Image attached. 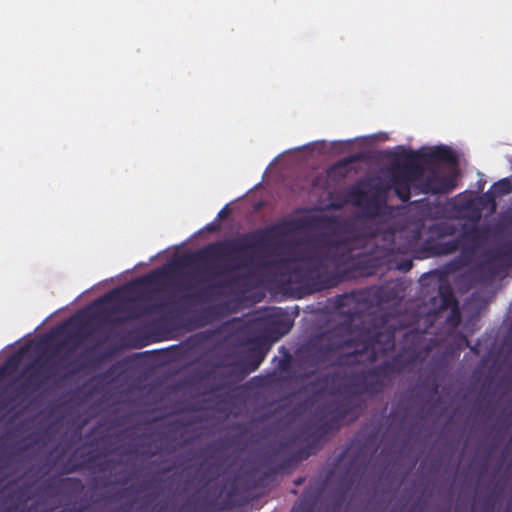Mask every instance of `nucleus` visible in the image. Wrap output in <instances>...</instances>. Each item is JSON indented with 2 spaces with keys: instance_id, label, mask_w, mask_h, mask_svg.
I'll use <instances>...</instances> for the list:
<instances>
[{
  "instance_id": "17",
  "label": "nucleus",
  "mask_w": 512,
  "mask_h": 512,
  "mask_svg": "<svg viewBox=\"0 0 512 512\" xmlns=\"http://www.w3.org/2000/svg\"><path fill=\"white\" fill-rule=\"evenodd\" d=\"M418 153V161L423 166L430 165L433 163H444L456 167L458 164V159L456 154L450 147L447 146H437L429 152Z\"/></svg>"
},
{
  "instance_id": "23",
  "label": "nucleus",
  "mask_w": 512,
  "mask_h": 512,
  "mask_svg": "<svg viewBox=\"0 0 512 512\" xmlns=\"http://www.w3.org/2000/svg\"><path fill=\"white\" fill-rule=\"evenodd\" d=\"M291 327L292 324L288 319H272L268 324L267 332L274 340H278L286 335Z\"/></svg>"
},
{
  "instance_id": "25",
  "label": "nucleus",
  "mask_w": 512,
  "mask_h": 512,
  "mask_svg": "<svg viewBox=\"0 0 512 512\" xmlns=\"http://www.w3.org/2000/svg\"><path fill=\"white\" fill-rule=\"evenodd\" d=\"M512 191V184L509 179L503 178L491 186L490 192L492 197H502L508 195Z\"/></svg>"
},
{
  "instance_id": "12",
  "label": "nucleus",
  "mask_w": 512,
  "mask_h": 512,
  "mask_svg": "<svg viewBox=\"0 0 512 512\" xmlns=\"http://www.w3.org/2000/svg\"><path fill=\"white\" fill-rule=\"evenodd\" d=\"M26 375L22 389L37 391L42 388L48 380L56 375L54 365L50 361L36 360L24 371Z\"/></svg>"
},
{
  "instance_id": "4",
  "label": "nucleus",
  "mask_w": 512,
  "mask_h": 512,
  "mask_svg": "<svg viewBox=\"0 0 512 512\" xmlns=\"http://www.w3.org/2000/svg\"><path fill=\"white\" fill-rule=\"evenodd\" d=\"M342 396L341 399H334L321 407L318 411L321 418L308 427L309 434L306 438V445L284 459L278 465L277 471H285L295 467L310 455L316 454L322 448L326 435L338 431L344 420L361 408V399Z\"/></svg>"
},
{
  "instance_id": "22",
  "label": "nucleus",
  "mask_w": 512,
  "mask_h": 512,
  "mask_svg": "<svg viewBox=\"0 0 512 512\" xmlns=\"http://www.w3.org/2000/svg\"><path fill=\"white\" fill-rule=\"evenodd\" d=\"M82 487L83 486L81 480L78 478H62L59 480L49 481L45 486V490L49 492H55L56 490L60 489H70L78 491L82 489Z\"/></svg>"
},
{
  "instance_id": "24",
  "label": "nucleus",
  "mask_w": 512,
  "mask_h": 512,
  "mask_svg": "<svg viewBox=\"0 0 512 512\" xmlns=\"http://www.w3.org/2000/svg\"><path fill=\"white\" fill-rule=\"evenodd\" d=\"M281 358L274 357L273 362L276 363V369L281 372H290L292 369V355L285 346L279 348Z\"/></svg>"
},
{
  "instance_id": "5",
  "label": "nucleus",
  "mask_w": 512,
  "mask_h": 512,
  "mask_svg": "<svg viewBox=\"0 0 512 512\" xmlns=\"http://www.w3.org/2000/svg\"><path fill=\"white\" fill-rule=\"evenodd\" d=\"M390 182L396 196L402 202L411 198V188L420 182L424 176V167L418 161L417 152L396 153L390 164Z\"/></svg>"
},
{
  "instance_id": "10",
  "label": "nucleus",
  "mask_w": 512,
  "mask_h": 512,
  "mask_svg": "<svg viewBox=\"0 0 512 512\" xmlns=\"http://www.w3.org/2000/svg\"><path fill=\"white\" fill-rule=\"evenodd\" d=\"M456 178V171L441 175L435 167H430L428 175L420 179L417 189L424 194H448L456 187Z\"/></svg>"
},
{
  "instance_id": "26",
  "label": "nucleus",
  "mask_w": 512,
  "mask_h": 512,
  "mask_svg": "<svg viewBox=\"0 0 512 512\" xmlns=\"http://www.w3.org/2000/svg\"><path fill=\"white\" fill-rule=\"evenodd\" d=\"M352 302H354V298L349 295H340L337 297L336 303L337 307L341 310L342 314H346L349 318L353 319L358 315V311L355 309L348 308L345 310L346 306H349Z\"/></svg>"
},
{
  "instance_id": "35",
  "label": "nucleus",
  "mask_w": 512,
  "mask_h": 512,
  "mask_svg": "<svg viewBox=\"0 0 512 512\" xmlns=\"http://www.w3.org/2000/svg\"><path fill=\"white\" fill-rule=\"evenodd\" d=\"M13 400H14V399H13V398H11V399H9V401H4V400H3V401H1V402H0V411H1V410H4V409H5V408H6V407H7V406H8V405L13 401Z\"/></svg>"
},
{
  "instance_id": "6",
  "label": "nucleus",
  "mask_w": 512,
  "mask_h": 512,
  "mask_svg": "<svg viewBox=\"0 0 512 512\" xmlns=\"http://www.w3.org/2000/svg\"><path fill=\"white\" fill-rule=\"evenodd\" d=\"M167 275L166 268H158L127 284L117 287L97 299L93 305L102 306L108 303L122 304L135 300L141 286L149 287L160 283Z\"/></svg>"
},
{
  "instance_id": "29",
  "label": "nucleus",
  "mask_w": 512,
  "mask_h": 512,
  "mask_svg": "<svg viewBox=\"0 0 512 512\" xmlns=\"http://www.w3.org/2000/svg\"><path fill=\"white\" fill-rule=\"evenodd\" d=\"M413 267V262L411 259H403L397 263L396 268L403 272H408Z\"/></svg>"
},
{
  "instance_id": "7",
  "label": "nucleus",
  "mask_w": 512,
  "mask_h": 512,
  "mask_svg": "<svg viewBox=\"0 0 512 512\" xmlns=\"http://www.w3.org/2000/svg\"><path fill=\"white\" fill-rule=\"evenodd\" d=\"M385 190L377 186L372 193L363 190L359 185L352 186L348 193L349 201L359 207L364 217L376 219L392 212V207L387 203Z\"/></svg>"
},
{
  "instance_id": "27",
  "label": "nucleus",
  "mask_w": 512,
  "mask_h": 512,
  "mask_svg": "<svg viewBox=\"0 0 512 512\" xmlns=\"http://www.w3.org/2000/svg\"><path fill=\"white\" fill-rule=\"evenodd\" d=\"M20 362V356L19 355H12L7 359L5 362V365L0 367V381L4 379L6 376V371L8 368H16Z\"/></svg>"
},
{
  "instance_id": "32",
  "label": "nucleus",
  "mask_w": 512,
  "mask_h": 512,
  "mask_svg": "<svg viewBox=\"0 0 512 512\" xmlns=\"http://www.w3.org/2000/svg\"><path fill=\"white\" fill-rule=\"evenodd\" d=\"M8 512H25V505L14 504L8 508Z\"/></svg>"
},
{
  "instance_id": "19",
  "label": "nucleus",
  "mask_w": 512,
  "mask_h": 512,
  "mask_svg": "<svg viewBox=\"0 0 512 512\" xmlns=\"http://www.w3.org/2000/svg\"><path fill=\"white\" fill-rule=\"evenodd\" d=\"M326 481L319 486L310 485L303 493L300 503L292 508L291 512H315L314 508L319 500Z\"/></svg>"
},
{
  "instance_id": "9",
  "label": "nucleus",
  "mask_w": 512,
  "mask_h": 512,
  "mask_svg": "<svg viewBox=\"0 0 512 512\" xmlns=\"http://www.w3.org/2000/svg\"><path fill=\"white\" fill-rule=\"evenodd\" d=\"M246 499L241 494L237 484L232 482L223 498L209 500L199 497L196 501L197 512H215L232 509L244 505Z\"/></svg>"
},
{
  "instance_id": "11",
  "label": "nucleus",
  "mask_w": 512,
  "mask_h": 512,
  "mask_svg": "<svg viewBox=\"0 0 512 512\" xmlns=\"http://www.w3.org/2000/svg\"><path fill=\"white\" fill-rule=\"evenodd\" d=\"M431 304L436 308V313H439L448 308L451 309L446 322L452 327H458L461 323V313L458 306V301L454 297L452 287L449 283L444 282L439 285L437 296L430 299Z\"/></svg>"
},
{
  "instance_id": "30",
  "label": "nucleus",
  "mask_w": 512,
  "mask_h": 512,
  "mask_svg": "<svg viewBox=\"0 0 512 512\" xmlns=\"http://www.w3.org/2000/svg\"><path fill=\"white\" fill-rule=\"evenodd\" d=\"M440 235L451 236L455 233V227L452 225H443L439 228Z\"/></svg>"
},
{
  "instance_id": "21",
  "label": "nucleus",
  "mask_w": 512,
  "mask_h": 512,
  "mask_svg": "<svg viewBox=\"0 0 512 512\" xmlns=\"http://www.w3.org/2000/svg\"><path fill=\"white\" fill-rule=\"evenodd\" d=\"M268 353V348L262 343L253 345L243 357V366L247 373L253 372L259 368Z\"/></svg>"
},
{
  "instance_id": "38",
  "label": "nucleus",
  "mask_w": 512,
  "mask_h": 512,
  "mask_svg": "<svg viewBox=\"0 0 512 512\" xmlns=\"http://www.w3.org/2000/svg\"><path fill=\"white\" fill-rule=\"evenodd\" d=\"M303 482H304V479H303V478H299V479H297V480L295 481V484H296V485H300V484H302Z\"/></svg>"
},
{
  "instance_id": "37",
  "label": "nucleus",
  "mask_w": 512,
  "mask_h": 512,
  "mask_svg": "<svg viewBox=\"0 0 512 512\" xmlns=\"http://www.w3.org/2000/svg\"><path fill=\"white\" fill-rule=\"evenodd\" d=\"M432 388H433V390H434L435 392H437L438 384L436 383V381H433Z\"/></svg>"
},
{
  "instance_id": "20",
  "label": "nucleus",
  "mask_w": 512,
  "mask_h": 512,
  "mask_svg": "<svg viewBox=\"0 0 512 512\" xmlns=\"http://www.w3.org/2000/svg\"><path fill=\"white\" fill-rule=\"evenodd\" d=\"M235 282L232 280H221L214 284L207 285L200 289L198 292L187 295L185 298L193 301L206 302L212 299L213 296L223 295L222 289L231 286Z\"/></svg>"
},
{
  "instance_id": "36",
  "label": "nucleus",
  "mask_w": 512,
  "mask_h": 512,
  "mask_svg": "<svg viewBox=\"0 0 512 512\" xmlns=\"http://www.w3.org/2000/svg\"><path fill=\"white\" fill-rule=\"evenodd\" d=\"M154 311V308L152 306H148L145 308V313H150V312H153Z\"/></svg>"
},
{
  "instance_id": "13",
  "label": "nucleus",
  "mask_w": 512,
  "mask_h": 512,
  "mask_svg": "<svg viewBox=\"0 0 512 512\" xmlns=\"http://www.w3.org/2000/svg\"><path fill=\"white\" fill-rule=\"evenodd\" d=\"M231 313L228 302L212 303L198 309L194 315L195 327L201 328L228 317Z\"/></svg>"
},
{
  "instance_id": "15",
  "label": "nucleus",
  "mask_w": 512,
  "mask_h": 512,
  "mask_svg": "<svg viewBox=\"0 0 512 512\" xmlns=\"http://www.w3.org/2000/svg\"><path fill=\"white\" fill-rule=\"evenodd\" d=\"M84 312H78L66 321L54 327L47 335V339H52L56 336L65 335V339L58 345V349L66 346L71 340L77 338V335L72 329L81 330L83 327Z\"/></svg>"
},
{
  "instance_id": "28",
  "label": "nucleus",
  "mask_w": 512,
  "mask_h": 512,
  "mask_svg": "<svg viewBox=\"0 0 512 512\" xmlns=\"http://www.w3.org/2000/svg\"><path fill=\"white\" fill-rule=\"evenodd\" d=\"M339 222L336 216H323L319 219V223L325 227L335 226Z\"/></svg>"
},
{
  "instance_id": "18",
  "label": "nucleus",
  "mask_w": 512,
  "mask_h": 512,
  "mask_svg": "<svg viewBox=\"0 0 512 512\" xmlns=\"http://www.w3.org/2000/svg\"><path fill=\"white\" fill-rule=\"evenodd\" d=\"M365 460L359 459V457H356L353 459V461L348 466L347 470L345 471L344 475L341 477L339 482V499L337 501V504H342V502L345 500L347 492L352 488L358 477L360 476V473L365 468Z\"/></svg>"
},
{
  "instance_id": "33",
  "label": "nucleus",
  "mask_w": 512,
  "mask_h": 512,
  "mask_svg": "<svg viewBox=\"0 0 512 512\" xmlns=\"http://www.w3.org/2000/svg\"><path fill=\"white\" fill-rule=\"evenodd\" d=\"M205 229L209 232H215L220 229V224L217 222H211L206 225Z\"/></svg>"
},
{
  "instance_id": "14",
  "label": "nucleus",
  "mask_w": 512,
  "mask_h": 512,
  "mask_svg": "<svg viewBox=\"0 0 512 512\" xmlns=\"http://www.w3.org/2000/svg\"><path fill=\"white\" fill-rule=\"evenodd\" d=\"M492 275L499 274L500 271L512 267V240L502 245L500 248L490 251L485 260Z\"/></svg>"
},
{
  "instance_id": "31",
  "label": "nucleus",
  "mask_w": 512,
  "mask_h": 512,
  "mask_svg": "<svg viewBox=\"0 0 512 512\" xmlns=\"http://www.w3.org/2000/svg\"><path fill=\"white\" fill-rule=\"evenodd\" d=\"M359 159H360L359 155H351V156L344 158L342 161H340V164H342V165L351 164V163L358 161Z\"/></svg>"
},
{
  "instance_id": "16",
  "label": "nucleus",
  "mask_w": 512,
  "mask_h": 512,
  "mask_svg": "<svg viewBox=\"0 0 512 512\" xmlns=\"http://www.w3.org/2000/svg\"><path fill=\"white\" fill-rule=\"evenodd\" d=\"M461 250L460 240L455 239L438 242L431 239L425 240L422 244L419 258H430L435 256L449 255L457 250Z\"/></svg>"
},
{
  "instance_id": "3",
  "label": "nucleus",
  "mask_w": 512,
  "mask_h": 512,
  "mask_svg": "<svg viewBox=\"0 0 512 512\" xmlns=\"http://www.w3.org/2000/svg\"><path fill=\"white\" fill-rule=\"evenodd\" d=\"M416 359L417 355L414 352L399 353L371 369L359 370L349 367L344 370L343 376L331 393L346 395L353 399H360L364 395L374 397L384 390L386 378L401 373L413 365Z\"/></svg>"
},
{
  "instance_id": "2",
  "label": "nucleus",
  "mask_w": 512,
  "mask_h": 512,
  "mask_svg": "<svg viewBox=\"0 0 512 512\" xmlns=\"http://www.w3.org/2000/svg\"><path fill=\"white\" fill-rule=\"evenodd\" d=\"M395 339L393 333L383 334L374 331L372 335H361L360 343H357L352 352L343 354L345 347H350L349 340L334 341L327 338L326 343L314 346L307 359L312 366L330 367L334 365L349 366L365 365L375 362L380 355L394 348Z\"/></svg>"
},
{
  "instance_id": "8",
  "label": "nucleus",
  "mask_w": 512,
  "mask_h": 512,
  "mask_svg": "<svg viewBox=\"0 0 512 512\" xmlns=\"http://www.w3.org/2000/svg\"><path fill=\"white\" fill-rule=\"evenodd\" d=\"M482 237L483 232L476 225L465 226L463 228L462 232L457 236L458 240H460L461 251L459 255L448 264L451 271L460 270L471 264L477 252V244Z\"/></svg>"
},
{
  "instance_id": "34",
  "label": "nucleus",
  "mask_w": 512,
  "mask_h": 512,
  "mask_svg": "<svg viewBox=\"0 0 512 512\" xmlns=\"http://www.w3.org/2000/svg\"><path fill=\"white\" fill-rule=\"evenodd\" d=\"M228 213H229V210H228L227 206H225L218 212L217 217H218V219H225L228 216Z\"/></svg>"
},
{
  "instance_id": "1",
  "label": "nucleus",
  "mask_w": 512,
  "mask_h": 512,
  "mask_svg": "<svg viewBox=\"0 0 512 512\" xmlns=\"http://www.w3.org/2000/svg\"><path fill=\"white\" fill-rule=\"evenodd\" d=\"M304 225L302 219L279 222L238 237L209 243L185 258L208 265L215 276L256 266L276 268L301 261V264H296L291 269L290 278L308 293L338 286L343 281V276L339 272L328 271V264L336 268H350L356 266L357 258L360 256L347 241H327L323 249L308 252L298 258L284 257L262 263L256 261V251L268 249L272 240L299 231Z\"/></svg>"
}]
</instances>
